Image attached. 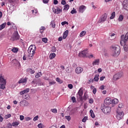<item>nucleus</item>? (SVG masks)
Returning <instances> with one entry per match:
<instances>
[{
    "label": "nucleus",
    "instance_id": "1",
    "mask_svg": "<svg viewBox=\"0 0 128 128\" xmlns=\"http://www.w3.org/2000/svg\"><path fill=\"white\" fill-rule=\"evenodd\" d=\"M112 56H118L120 54V47L118 45H112L110 47Z\"/></svg>",
    "mask_w": 128,
    "mask_h": 128
},
{
    "label": "nucleus",
    "instance_id": "2",
    "mask_svg": "<svg viewBox=\"0 0 128 128\" xmlns=\"http://www.w3.org/2000/svg\"><path fill=\"white\" fill-rule=\"evenodd\" d=\"M128 40V32L124 35H122L121 36V39L120 41V44L122 46V44H124V48L125 52H128V45H126V42Z\"/></svg>",
    "mask_w": 128,
    "mask_h": 128
},
{
    "label": "nucleus",
    "instance_id": "3",
    "mask_svg": "<svg viewBox=\"0 0 128 128\" xmlns=\"http://www.w3.org/2000/svg\"><path fill=\"white\" fill-rule=\"evenodd\" d=\"M36 50V45L32 44L29 46L28 52V56L30 57V60H32V56H34Z\"/></svg>",
    "mask_w": 128,
    "mask_h": 128
},
{
    "label": "nucleus",
    "instance_id": "4",
    "mask_svg": "<svg viewBox=\"0 0 128 128\" xmlns=\"http://www.w3.org/2000/svg\"><path fill=\"white\" fill-rule=\"evenodd\" d=\"M101 110L105 114H110V112H112V108L110 106H106L105 105H102L100 108Z\"/></svg>",
    "mask_w": 128,
    "mask_h": 128
},
{
    "label": "nucleus",
    "instance_id": "5",
    "mask_svg": "<svg viewBox=\"0 0 128 128\" xmlns=\"http://www.w3.org/2000/svg\"><path fill=\"white\" fill-rule=\"evenodd\" d=\"M122 78H124V72H118L114 75L112 80L113 82H116V80H120Z\"/></svg>",
    "mask_w": 128,
    "mask_h": 128
},
{
    "label": "nucleus",
    "instance_id": "6",
    "mask_svg": "<svg viewBox=\"0 0 128 128\" xmlns=\"http://www.w3.org/2000/svg\"><path fill=\"white\" fill-rule=\"evenodd\" d=\"M6 82L4 78L2 75L0 74V89L4 90L6 88Z\"/></svg>",
    "mask_w": 128,
    "mask_h": 128
},
{
    "label": "nucleus",
    "instance_id": "7",
    "mask_svg": "<svg viewBox=\"0 0 128 128\" xmlns=\"http://www.w3.org/2000/svg\"><path fill=\"white\" fill-rule=\"evenodd\" d=\"M20 40V35H18V32L17 31H16L12 34L10 40L14 42V40Z\"/></svg>",
    "mask_w": 128,
    "mask_h": 128
},
{
    "label": "nucleus",
    "instance_id": "8",
    "mask_svg": "<svg viewBox=\"0 0 128 128\" xmlns=\"http://www.w3.org/2000/svg\"><path fill=\"white\" fill-rule=\"evenodd\" d=\"M78 56H80V58H90L88 50H84L80 52L78 54Z\"/></svg>",
    "mask_w": 128,
    "mask_h": 128
},
{
    "label": "nucleus",
    "instance_id": "9",
    "mask_svg": "<svg viewBox=\"0 0 128 128\" xmlns=\"http://www.w3.org/2000/svg\"><path fill=\"white\" fill-rule=\"evenodd\" d=\"M116 118L118 120H120L122 118H124V112H120V110H118V108H117L116 110Z\"/></svg>",
    "mask_w": 128,
    "mask_h": 128
},
{
    "label": "nucleus",
    "instance_id": "10",
    "mask_svg": "<svg viewBox=\"0 0 128 128\" xmlns=\"http://www.w3.org/2000/svg\"><path fill=\"white\" fill-rule=\"evenodd\" d=\"M106 18H108V14H104L102 16L101 18L98 21V24H100L102 22H106Z\"/></svg>",
    "mask_w": 128,
    "mask_h": 128
},
{
    "label": "nucleus",
    "instance_id": "11",
    "mask_svg": "<svg viewBox=\"0 0 128 128\" xmlns=\"http://www.w3.org/2000/svg\"><path fill=\"white\" fill-rule=\"evenodd\" d=\"M104 104L106 106H108L112 104V100L110 99V98L108 97L104 100Z\"/></svg>",
    "mask_w": 128,
    "mask_h": 128
},
{
    "label": "nucleus",
    "instance_id": "12",
    "mask_svg": "<svg viewBox=\"0 0 128 128\" xmlns=\"http://www.w3.org/2000/svg\"><path fill=\"white\" fill-rule=\"evenodd\" d=\"M84 71V68H82V67H77L75 70V72L77 74H80L82 72Z\"/></svg>",
    "mask_w": 128,
    "mask_h": 128
},
{
    "label": "nucleus",
    "instance_id": "13",
    "mask_svg": "<svg viewBox=\"0 0 128 128\" xmlns=\"http://www.w3.org/2000/svg\"><path fill=\"white\" fill-rule=\"evenodd\" d=\"M123 8L126 10H128V0H124Z\"/></svg>",
    "mask_w": 128,
    "mask_h": 128
},
{
    "label": "nucleus",
    "instance_id": "14",
    "mask_svg": "<svg viewBox=\"0 0 128 128\" xmlns=\"http://www.w3.org/2000/svg\"><path fill=\"white\" fill-rule=\"evenodd\" d=\"M86 7L84 5L80 6L78 8V12H84V10H86Z\"/></svg>",
    "mask_w": 128,
    "mask_h": 128
},
{
    "label": "nucleus",
    "instance_id": "15",
    "mask_svg": "<svg viewBox=\"0 0 128 128\" xmlns=\"http://www.w3.org/2000/svg\"><path fill=\"white\" fill-rule=\"evenodd\" d=\"M26 82H28L26 78H22L18 82V84H26Z\"/></svg>",
    "mask_w": 128,
    "mask_h": 128
},
{
    "label": "nucleus",
    "instance_id": "16",
    "mask_svg": "<svg viewBox=\"0 0 128 128\" xmlns=\"http://www.w3.org/2000/svg\"><path fill=\"white\" fill-rule=\"evenodd\" d=\"M118 104V100L117 98H114L111 100V104L112 106H114V104Z\"/></svg>",
    "mask_w": 128,
    "mask_h": 128
},
{
    "label": "nucleus",
    "instance_id": "17",
    "mask_svg": "<svg viewBox=\"0 0 128 128\" xmlns=\"http://www.w3.org/2000/svg\"><path fill=\"white\" fill-rule=\"evenodd\" d=\"M78 94L80 98H82V94H84V90H82V88H80L78 92Z\"/></svg>",
    "mask_w": 128,
    "mask_h": 128
},
{
    "label": "nucleus",
    "instance_id": "18",
    "mask_svg": "<svg viewBox=\"0 0 128 128\" xmlns=\"http://www.w3.org/2000/svg\"><path fill=\"white\" fill-rule=\"evenodd\" d=\"M30 92V88H26L24 90L21 91L20 94L21 96H22V94H26Z\"/></svg>",
    "mask_w": 128,
    "mask_h": 128
},
{
    "label": "nucleus",
    "instance_id": "19",
    "mask_svg": "<svg viewBox=\"0 0 128 128\" xmlns=\"http://www.w3.org/2000/svg\"><path fill=\"white\" fill-rule=\"evenodd\" d=\"M62 12V9L60 8L57 7L56 9H55L54 10V14H60Z\"/></svg>",
    "mask_w": 128,
    "mask_h": 128
},
{
    "label": "nucleus",
    "instance_id": "20",
    "mask_svg": "<svg viewBox=\"0 0 128 128\" xmlns=\"http://www.w3.org/2000/svg\"><path fill=\"white\" fill-rule=\"evenodd\" d=\"M116 38V34L114 33L110 34L109 35V39L111 40Z\"/></svg>",
    "mask_w": 128,
    "mask_h": 128
},
{
    "label": "nucleus",
    "instance_id": "21",
    "mask_svg": "<svg viewBox=\"0 0 128 128\" xmlns=\"http://www.w3.org/2000/svg\"><path fill=\"white\" fill-rule=\"evenodd\" d=\"M68 30H66L63 34V38L64 40H66L68 36Z\"/></svg>",
    "mask_w": 128,
    "mask_h": 128
},
{
    "label": "nucleus",
    "instance_id": "22",
    "mask_svg": "<svg viewBox=\"0 0 128 128\" xmlns=\"http://www.w3.org/2000/svg\"><path fill=\"white\" fill-rule=\"evenodd\" d=\"M76 110H78V108H74L72 109L70 112V114L71 116H72V114H76Z\"/></svg>",
    "mask_w": 128,
    "mask_h": 128
},
{
    "label": "nucleus",
    "instance_id": "23",
    "mask_svg": "<svg viewBox=\"0 0 128 128\" xmlns=\"http://www.w3.org/2000/svg\"><path fill=\"white\" fill-rule=\"evenodd\" d=\"M92 64L93 66H96V64H100V59L94 60V61L92 62Z\"/></svg>",
    "mask_w": 128,
    "mask_h": 128
},
{
    "label": "nucleus",
    "instance_id": "24",
    "mask_svg": "<svg viewBox=\"0 0 128 128\" xmlns=\"http://www.w3.org/2000/svg\"><path fill=\"white\" fill-rule=\"evenodd\" d=\"M6 22H4L1 25H0V30H2L4 28H6Z\"/></svg>",
    "mask_w": 128,
    "mask_h": 128
},
{
    "label": "nucleus",
    "instance_id": "25",
    "mask_svg": "<svg viewBox=\"0 0 128 128\" xmlns=\"http://www.w3.org/2000/svg\"><path fill=\"white\" fill-rule=\"evenodd\" d=\"M90 116H92V118H94L96 117V116L94 115V110H90Z\"/></svg>",
    "mask_w": 128,
    "mask_h": 128
},
{
    "label": "nucleus",
    "instance_id": "26",
    "mask_svg": "<svg viewBox=\"0 0 128 128\" xmlns=\"http://www.w3.org/2000/svg\"><path fill=\"white\" fill-rule=\"evenodd\" d=\"M116 18V12H114L111 14V16L110 17V20H114V18Z\"/></svg>",
    "mask_w": 128,
    "mask_h": 128
},
{
    "label": "nucleus",
    "instance_id": "27",
    "mask_svg": "<svg viewBox=\"0 0 128 128\" xmlns=\"http://www.w3.org/2000/svg\"><path fill=\"white\" fill-rule=\"evenodd\" d=\"M56 58V54L52 53V54H50V60H52V58Z\"/></svg>",
    "mask_w": 128,
    "mask_h": 128
},
{
    "label": "nucleus",
    "instance_id": "28",
    "mask_svg": "<svg viewBox=\"0 0 128 128\" xmlns=\"http://www.w3.org/2000/svg\"><path fill=\"white\" fill-rule=\"evenodd\" d=\"M86 31H82L80 34V38H82V36H86Z\"/></svg>",
    "mask_w": 128,
    "mask_h": 128
},
{
    "label": "nucleus",
    "instance_id": "29",
    "mask_svg": "<svg viewBox=\"0 0 128 128\" xmlns=\"http://www.w3.org/2000/svg\"><path fill=\"white\" fill-rule=\"evenodd\" d=\"M50 26H52L53 28H56V22H54V20H52L51 22Z\"/></svg>",
    "mask_w": 128,
    "mask_h": 128
},
{
    "label": "nucleus",
    "instance_id": "30",
    "mask_svg": "<svg viewBox=\"0 0 128 128\" xmlns=\"http://www.w3.org/2000/svg\"><path fill=\"white\" fill-rule=\"evenodd\" d=\"M28 70L29 72H30L31 74H34L35 71L34 70H32V68H29L28 69Z\"/></svg>",
    "mask_w": 128,
    "mask_h": 128
},
{
    "label": "nucleus",
    "instance_id": "31",
    "mask_svg": "<svg viewBox=\"0 0 128 128\" xmlns=\"http://www.w3.org/2000/svg\"><path fill=\"white\" fill-rule=\"evenodd\" d=\"M20 123L18 122H14L12 123V126H18Z\"/></svg>",
    "mask_w": 128,
    "mask_h": 128
},
{
    "label": "nucleus",
    "instance_id": "32",
    "mask_svg": "<svg viewBox=\"0 0 128 128\" xmlns=\"http://www.w3.org/2000/svg\"><path fill=\"white\" fill-rule=\"evenodd\" d=\"M118 20L119 22H122L124 20V16L122 14L120 15Z\"/></svg>",
    "mask_w": 128,
    "mask_h": 128
},
{
    "label": "nucleus",
    "instance_id": "33",
    "mask_svg": "<svg viewBox=\"0 0 128 128\" xmlns=\"http://www.w3.org/2000/svg\"><path fill=\"white\" fill-rule=\"evenodd\" d=\"M70 8V5L66 4L64 6V10H68Z\"/></svg>",
    "mask_w": 128,
    "mask_h": 128
},
{
    "label": "nucleus",
    "instance_id": "34",
    "mask_svg": "<svg viewBox=\"0 0 128 128\" xmlns=\"http://www.w3.org/2000/svg\"><path fill=\"white\" fill-rule=\"evenodd\" d=\"M124 104L122 103H120L118 104V110H120V108H124Z\"/></svg>",
    "mask_w": 128,
    "mask_h": 128
},
{
    "label": "nucleus",
    "instance_id": "35",
    "mask_svg": "<svg viewBox=\"0 0 128 128\" xmlns=\"http://www.w3.org/2000/svg\"><path fill=\"white\" fill-rule=\"evenodd\" d=\"M46 30V27L45 26H42L40 28V34H42L44 32V31Z\"/></svg>",
    "mask_w": 128,
    "mask_h": 128
},
{
    "label": "nucleus",
    "instance_id": "36",
    "mask_svg": "<svg viewBox=\"0 0 128 128\" xmlns=\"http://www.w3.org/2000/svg\"><path fill=\"white\" fill-rule=\"evenodd\" d=\"M40 76H42V72H39L36 74V75L35 76V78H40Z\"/></svg>",
    "mask_w": 128,
    "mask_h": 128
},
{
    "label": "nucleus",
    "instance_id": "37",
    "mask_svg": "<svg viewBox=\"0 0 128 128\" xmlns=\"http://www.w3.org/2000/svg\"><path fill=\"white\" fill-rule=\"evenodd\" d=\"M12 52H18V48H14L12 50Z\"/></svg>",
    "mask_w": 128,
    "mask_h": 128
},
{
    "label": "nucleus",
    "instance_id": "38",
    "mask_svg": "<svg viewBox=\"0 0 128 128\" xmlns=\"http://www.w3.org/2000/svg\"><path fill=\"white\" fill-rule=\"evenodd\" d=\"M98 76L99 75L98 74H96L94 78V80L95 82H98Z\"/></svg>",
    "mask_w": 128,
    "mask_h": 128
},
{
    "label": "nucleus",
    "instance_id": "39",
    "mask_svg": "<svg viewBox=\"0 0 128 128\" xmlns=\"http://www.w3.org/2000/svg\"><path fill=\"white\" fill-rule=\"evenodd\" d=\"M38 128H44V124L40 123V124H38Z\"/></svg>",
    "mask_w": 128,
    "mask_h": 128
},
{
    "label": "nucleus",
    "instance_id": "40",
    "mask_svg": "<svg viewBox=\"0 0 128 128\" xmlns=\"http://www.w3.org/2000/svg\"><path fill=\"white\" fill-rule=\"evenodd\" d=\"M42 42H44V44H46V42H48V38H42Z\"/></svg>",
    "mask_w": 128,
    "mask_h": 128
},
{
    "label": "nucleus",
    "instance_id": "41",
    "mask_svg": "<svg viewBox=\"0 0 128 128\" xmlns=\"http://www.w3.org/2000/svg\"><path fill=\"white\" fill-rule=\"evenodd\" d=\"M50 112L54 114H56L58 112V110L56 108L51 109Z\"/></svg>",
    "mask_w": 128,
    "mask_h": 128
},
{
    "label": "nucleus",
    "instance_id": "42",
    "mask_svg": "<svg viewBox=\"0 0 128 128\" xmlns=\"http://www.w3.org/2000/svg\"><path fill=\"white\" fill-rule=\"evenodd\" d=\"M51 52H56V48L54 46L52 47Z\"/></svg>",
    "mask_w": 128,
    "mask_h": 128
},
{
    "label": "nucleus",
    "instance_id": "43",
    "mask_svg": "<svg viewBox=\"0 0 128 128\" xmlns=\"http://www.w3.org/2000/svg\"><path fill=\"white\" fill-rule=\"evenodd\" d=\"M56 82H59L60 84H62V80H60L58 78H56Z\"/></svg>",
    "mask_w": 128,
    "mask_h": 128
},
{
    "label": "nucleus",
    "instance_id": "44",
    "mask_svg": "<svg viewBox=\"0 0 128 128\" xmlns=\"http://www.w3.org/2000/svg\"><path fill=\"white\" fill-rule=\"evenodd\" d=\"M36 84H38V86H42V82L40 80H38Z\"/></svg>",
    "mask_w": 128,
    "mask_h": 128
},
{
    "label": "nucleus",
    "instance_id": "45",
    "mask_svg": "<svg viewBox=\"0 0 128 128\" xmlns=\"http://www.w3.org/2000/svg\"><path fill=\"white\" fill-rule=\"evenodd\" d=\"M70 13L72 14H76V10L74 8L73 10H71Z\"/></svg>",
    "mask_w": 128,
    "mask_h": 128
},
{
    "label": "nucleus",
    "instance_id": "46",
    "mask_svg": "<svg viewBox=\"0 0 128 128\" xmlns=\"http://www.w3.org/2000/svg\"><path fill=\"white\" fill-rule=\"evenodd\" d=\"M24 100H22L20 102V106H24Z\"/></svg>",
    "mask_w": 128,
    "mask_h": 128
},
{
    "label": "nucleus",
    "instance_id": "47",
    "mask_svg": "<svg viewBox=\"0 0 128 128\" xmlns=\"http://www.w3.org/2000/svg\"><path fill=\"white\" fill-rule=\"evenodd\" d=\"M28 106V102L26 100H24V106Z\"/></svg>",
    "mask_w": 128,
    "mask_h": 128
},
{
    "label": "nucleus",
    "instance_id": "48",
    "mask_svg": "<svg viewBox=\"0 0 128 128\" xmlns=\"http://www.w3.org/2000/svg\"><path fill=\"white\" fill-rule=\"evenodd\" d=\"M10 116H12V115L10 114H8L5 116V118H6V120H8V118H10Z\"/></svg>",
    "mask_w": 128,
    "mask_h": 128
},
{
    "label": "nucleus",
    "instance_id": "49",
    "mask_svg": "<svg viewBox=\"0 0 128 128\" xmlns=\"http://www.w3.org/2000/svg\"><path fill=\"white\" fill-rule=\"evenodd\" d=\"M86 120H88V117L84 116V118H82V122H86Z\"/></svg>",
    "mask_w": 128,
    "mask_h": 128
},
{
    "label": "nucleus",
    "instance_id": "50",
    "mask_svg": "<svg viewBox=\"0 0 128 128\" xmlns=\"http://www.w3.org/2000/svg\"><path fill=\"white\" fill-rule=\"evenodd\" d=\"M61 24L62 26H64V24H68V22H66H66H62Z\"/></svg>",
    "mask_w": 128,
    "mask_h": 128
},
{
    "label": "nucleus",
    "instance_id": "51",
    "mask_svg": "<svg viewBox=\"0 0 128 128\" xmlns=\"http://www.w3.org/2000/svg\"><path fill=\"white\" fill-rule=\"evenodd\" d=\"M65 118L66 120H67L70 121L71 120V118L70 117V116H66Z\"/></svg>",
    "mask_w": 128,
    "mask_h": 128
},
{
    "label": "nucleus",
    "instance_id": "52",
    "mask_svg": "<svg viewBox=\"0 0 128 128\" xmlns=\"http://www.w3.org/2000/svg\"><path fill=\"white\" fill-rule=\"evenodd\" d=\"M89 103L94 104V99L92 98H91L89 100Z\"/></svg>",
    "mask_w": 128,
    "mask_h": 128
},
{
    "label": "nucleus",
    "instance_id": "53",
    "mask_svg": "<svg viewBox=\"0 0 128 128\" xmlns=\"http://www.w3.org/2000/svg\"><path fill=\"white\" fill-rule=\"evenodd\" d=\"M100 90H104V86L102 85L100 87Z\"/></svg>",
    "mask_w": 128,
    "mask_h": 128
},
{
    "label": "nucleus",
    "instance_id": "54",
    "mask_svg": "<svg viewBox=\"0 0 128 128\" xmlns=\"http://www.w3.org/2000/svg\"><path fill=\"white\" fill-rule=\"evenodd\" d=\"M61 4H63L64 6V4H66V0H62Z\"/></svg>",
    "mask_w": 128,
    "mask_h": 128
},
{
    "label": "nucleus",
    "instance_id": "55",
    "mask_svg": "<svg viewBox=\"0 0 128 128\" xmlns=\"http://www.w3.org/2000/svg\"><path fill=\"white\" fill-rule=\"evenodd\" d=\"M38 120V116H36L34 118L33 120H34V122H36V120Z\"/></svg>",
    "mask_w": 128,
    "mask_h": 128
},
{
    "label": "nucleus",
    "instance_id": "56",
    "mask_svg": "<svg viewBox=\"0 0 128 128\" xmlns=\"http://www.w3.org/2000/svg\"><path fill=\"white\" fill-rule=\"evenodd\" d=\"M68 88H70V90H72V88H74V86L72 84H68Z\"/></svg>",
    "mask_w": 128,
    "mask_h": 128
},
{
    "label": "nucleus",
    "instance_id": "57",
    "mask_svg": "<svg viewBox=\"0 0 128 128\" xmlns=\"http://www.w3.org/2000/svg\"><path fill=\"white\" fill-rule=\"evenodd\" d=\"M72 100L73 102H76V98L74 96L72 97Z\"/></svg>",
    "mask_w": 128,
    "mask_h": 128
},
{
    "label": "nucleus",
    "instance_id": "58",
    "mask_svg": "<svg viewBox=\"0 0 128 128\" xmlns=\"http://www.w3.org/2000/svg\"><path fill=\"white\" fill-rule=\"evenodd\" d=\"M54 4H58V0H54Z\"/></svg>",
    "mask_w": 128,
    "mask_h": 128
},
{
    "label": "nucleus",
    "instance_id": "59",
    "mask_svg": "<svg viewBox=\"0 0 128 128\" xmlns=\"http://www.w3.org/2000/svg\"><path fill=\"white\" fill-rule=\"evenodd\" d=\"M20 118L21 120H24V116H20Z\"/></svg>",
    "mask_w": 128,
    "mask_h": 128
},
{
    "label": "nucleus",
    "instance_id": "60",
    "mask_svg": "<svg viewBox=\"0 0 128 128\" xmlns=\"http://www.w3.org/2000/svg\"><path fill=\"white\" fill-rule=\"evenodd\" d=\"M92 92L94 94H96V88H94L93 90H92Z\"/></svg>",
    "mask_w": 128,
    "mask_h": 128
},
{
    "label": "nucleus",
    "instance_id": "61",
    "mask_svg": "<svg viewBox=\"0 0 128 128\" xmlns=\"http://www.w3.org/2000/svg\"><path fill=\"white\" fill-rule=\"evenodd\" d=\"M50 0H43V2L44 4H48V2Z\"/></svg>",
    "mask_w": 128,
    "mask_h": 128
},
{
    "label": "nucleus",
    "instance_id": "62",
    "mask_svg": "<svg viewBox=\"0 0 128 128\" xmlns=\"http://www.w3.org/2000/svg\"><path fill=\"white\" fill-rule=\"evenodd\" d=\"M58 42H62V36L59 37L58 38Z\"/></svg>",
    "mask_w": 128,
    "mask_h": 128
},
{
    "label": "nucleus",
    "instance_id": "63",
    "mask_svg": "<svg viewBox=\"0 0 128 128\" xmlns=\"http://www.w3.org/2000/svg\"><path fill=\"white\" fill-rule=\"evenodd\" d=\"M36 12H38V10H32V14H36Z\"/></svg>",
    "mask_w": 128,
    "mask_h": 128
},
{
    "label": "nucleus",
    "instance_id": "64",
    "mask_svg": "<svg viewBox=\"0 0 128 128\" xmlns=\"http://www.w3.org/2000/svg\"><path fill=\"white\" fill-rule=\"evenodd\" d=\"M49 84H50V85H52V84H56V82L52 81V82H50Z\"/></svg>",
    "mask_w": 128,
    "mask_h": 128
}]
</instances>
